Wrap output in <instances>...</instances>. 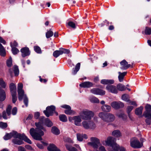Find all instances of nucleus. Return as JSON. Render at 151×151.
Wrapping results in <instances>:
<instances>
[{"label":"nucleus","mask_w":151,"mask_h":151,"mask_svg":"<svg viewBox=\"0 0 151 151\" xmlns=\"http://www.w3.org/2000/svg\"><path fill=\"white\" fill-rule=\"evenodd\" d=\"M39 122L35 123L37 128L35 129L34 128H31L29 131V133L32 137L35 139L41 140L42 139V136L44 135L43 132L46 131V129L43 126V124H45L47 127H50L53 125L52 122L48 119H45L44 116H41L39 119Z\"/></svg>","instance_id":"f257e3e1"},{"label":"nucleus","mask_w":151,"mask_h":151,"mask_svg":"<svg viewBox=\"0 0 151 151\" xmlns=\"http://www.w3.org/2000/svg\"><path fill=\"white\" fill-rule=\"evenodd\" d=\"M23 85L22 83H19L18 85L17 89L18 99L21 101L23 99L24 103L26 107L28 106V99L26 95L24 93V91L22 90Z\"/></svg>","instance_id":"f03ea898"},{"label":"nucleus","mask_w":151,"mask_h":151,"mask_svg":"<svg viewBox=\"0 0 151 151\" xmlns=\"http://www.w3.org/2000/svg\"><path fill=\"white\" fill-rule=\"evenodd\" d=\"M21 138L14 137L12 140V142L15 144L21 145L24 143L22 140H24L29 144H32L31 141L24 134H21Z\"/></svg>","instance_id":"7ed1b4c3"},{"label":"nucleus","mask_w":151,"mask_h":151,"mask_svg":"<svg viewBox=\"0 0 151 151\" xmlns=\"http://www.w3.org/2000/svg\"><path fill=\"white\" fill-rule=\"evenodd\" d=\"M94 115V113L91 111L86 110L83 111L80 116L81 118L85 120H90Z\"/></svg>","instance_id":"20e7f679"},{"label":"nucleus","mask_w":151,"mask_h":151,"mask_svg":"<svg viewBox=\"0 0 151 151\" xmlns=\"http://www.w3.org/2000/svg\"><path fill=\"white\" fill-rule=\"evenodd\" d=\"M83 127L86 129H94L96 127V124L91 121H84L82 123Z\"/></svg>","instance_id":"39448f33"},{"label":"nucleus","mask_w":151,"mask_h":151,"mask_svg":"<svg viewBox=\"0 0 151 151\" xmlns=\"http://www.w3.org/2000/svg\"><path fill=\"white\" fill-rule=\"evenodd\" d=\"M91 142L88 143V145L94 148L97 149L98 147V145L100 144V140L96 137H91L90 138Z\"/></svg>","instance_id":"423d86ee"},{"label":"nucleus","mask_w":151,"mask_h":151,"mask_svg":"<svg viewBox=\"0 0 151 151\" xmlns=\"http://www.w3.org/2000/svg\"><path fill=\"white\" fill-rule=\"evenodd\" d=\"M130 145L133 148H140L143 145L142 143H140L138 139L136 138H132L130 140Z\"/></svg>","instance_id":"0eeeda50"},{"label":"nucleus","mask_w":151,"mask_h":151,"mask_svg":"<svg viewBox=\"0 0 151 151\" xmlns=\"http://www.w3.org/2000/svg\"><path fill=\"white\" fill-rule=\"evenodd\" d=\"M70 52V51L68 50L63 48H60L59 50H57L54 51L53 52V55L56 58L63 53L68 54Z\"/></svg>","instance_id":"6e6552de"},{"label":"nucleus","mask_w":151,"mask_h":151,"mask_svg":"<svg viewBox=\"0 0 151 151\" xmlns=\"http://www.w3.org/2000/svg\"><path fill=\"white\" fill-rule=\"evenodd\" d=\"M12 137L16 138H21V134H18L16 132H12L9 134H6L4 137L5 140H7L11 139Z\"/></svg>","instance_id":"1a4fd4ad"},{"label":"nucleus","mask_w":151,"mask_h":151,"mask_svg":"<svg viewBox=\"0 0 151 151\" xmlns=\"http://www.w3.org/2000/svg\"><path fill=\"white\" fill-rule=\"evenodd\" d=\"M55 107L54 106H47L46 108V110L44 111L43 112L47 117L50 115H52V114L55 111Z\"/></svg>","instance_id":"9d476101"},{"label":"nucleus","mask_w":151,"mask_h":151,"mask_svg":"<svg viewBox=\"0 0 151 151\" xmlns=\"http://www.w3.org/2000/svg\"><path fill=\"white\" fill-rule=\"evenodd\" d=\"M114 138L112 137H109L105 141H103L102 143L103 145H105L104 142H105L106 145L110 146L111 147L113 145L116 144L114 141Z\"/></svg>","instance_id":"9b49d317"},{"label":"nucleus","mask_w":151,"mask_h":151,"mask_svg":"<svg viewBox=\"0 0 151 151\" xmlns=\"http://www.w3.org/2000/svg\"><path fill=\"white\" fill-rule=\"evenodd\" d=\"M145 111L143 113V115L145 117H150L151 118V106L147 104L145 107Z\"/></svg>","instance_id":"f8f14e48"},{"label":"nucleus","mask_w":151,"mask_h":151,"mask_svg":"<svg viewBox=\"0 0 151 151\" xmlns=\"http://www.w3.org/2000/svg\"><path fill=\"white\" fill-rule=\"evenodd\" d=\"M111 105L115 109H118L124 106L123 103L120 101H114L111 104Z\"/></svg>","instance_id":"ddd939ff"},{"label":"nucleus","mask_w":151,"mask_h":151,"mask_svg":"<svg viewBox=\"0 0 151 151\" xmlns=\"http://www.w3.org/2000/svg\"><path fill=\"white\" fill-rule=\"evenodd\" d=\"M61 107L66 109L65 111V113L66 114L70 115L74 114L75 113V112L74 111L71 109V108L70 106L68 105L64 104L61 106Z\"/></svg>","instance_id":"4468645a"},{"label":"nucleus","mask_w":151,"mask_h":151,"mask_svg":"<svg viewBox=\"0 0 151 151\" xmlns=\"http://www.w3.org/2000/svg\"><path fill=\"white\" fill-rule=\"evenodd\" d=\"M120 64L121 65L120 68L122 70L127 69L130 66L132 67L130 64H128V62L125 60H124L121 61L120 62Z\"/></svg>","instance_id":"2eb2a0df"},{"label":"nucleus","mask_w":151,"mask_h":151,"mask_svg":"<svg viewBox=\"0 0 151 151\" xmlns=\"http://www.w3.org/2000/svg\"><path fill=\"white\" fill-rule=\"evenodd\" d=\"M91 93L96 95H104L105 94V91L100 89L93 88L91 90Z\"/></svg>","instance_id":"dca6fc26"},{"label":"nucleus","mask_w":151,"mask_h":151,"mask_svg":"<svg viewBox=\"0 0 151 151\" xmlns=\"http://www.w3.org/2000/svg\"><path fill=\"white\" fill-rule=\"evenodd\" d=\"M106 89L112 93L116 94L118 91L116 86L112 85H108L106 87Z\"/></svg>","instance_id":"f3484780"},{"label":"nucleus","mask_w":151,"mask_h":151,"mask_svg":"<svg viewBox=\"0 0 151 151\" xmlns=\"http://www.w3.org/2000/svg\"><path fill=\"white\" fill-rule=\"evenodd\" d=\"M21 52L22 53V56L23 57L29 55L30 54L29 49L27 47H24L21 50Z\"/></svg>","instance_id":"a211bd4d"},{"label":"nucleus","mask_w":151,"mask_h":151,"mask_svg":"<svg viewBox=\"0 0 151 151\" xmlns=\"http://www.w3.org/2000/svg\"><path fill=\"white\" fill-rule=\"evenodd\" d=\"M115 119L114 116L110 113H107L106 122H111L113 121Z\"/></svg>","instance_id":"6ab92c4d"},{"label":"nucleus","mask_w":151,"mask_h":151,"mask_svg":"<svg viewBox=\"0 0 151 151\" xmlns=\"http://www.w3.org/2000/svg\"><path fill=\"white\" fill-rule=\"evenodd\" d=\"M93 85L92 83L89 81L85 82L80 84V86L83 88H90Z\"/></svg>","instance_id":"aec40b11"},{"label":"nucleus","mask_w":151,"mask_h":151,"mask_svg":"<svg viewBox=\"0 0 151 151\" xmlns=\"http://www.w3.org/2000/svg\"><path fill=\"white\" fill-rule=\"evenodd\" d=\"M81 117L78 116H74V122L75 125L77 126H80L81 125Z\"/></svg>","instance_id":"412c9836"},{"label":"nucleus","mask_w":151,"mask_h":151,"mask_svg":"<svg viewBox=\"0 0 151 151\" xmlns=\"http://www.w3.org/2000/svg\"><path fill=\"white\" fill-rule=\"evenodd\" d=\"M49 151H61L56 146L53 144H50L47 147Z\"/></svg>","instance_id":"4be33fe9"},{"label":"nucleus","mask_w":151,"mask_h":151,"mask_svg":"<svg viewBox=\"0 0 151 151\" xmlns=\"http://www.w3.org/2000/svg\"><path fill=\"white\" fill-rule=\"evenodd\" d=\"M77 138L78 141H83V138L87 139V135L85 134L78 133L77 134Z\"/></svg>","instance_id":"5701e85b"},{"label":"nucleus","mask_w":151,"mask_h":151,"mask_svg":"<svg viewBox=\"0 0 151 151\" xmlns=\"http://www.w3.org/2000/svg\"><path fill=\"white\" fill-rule=\"evenodd\" d=\"M101 109L102 111H103L109 112L111 111V108L109 105L107 104H104L101 106Z\"/></svg>","instance_id":"b1692460"},{"label":"nucleus","mask_w":151,"mask_h":151,"mask_svg":"<svg viewBox=\"0 0 151 151\" xmlns=\"http://www.w3.org/2000/svg\"><path fill=\"white\" fill-rule=\"evenodd\" d=\"M119 74L118 78L119 81L120 82H122L123 81L124 78L127 73V72L121 73L120 72H118Z\"/></svg>","instance_id":"393cba45"},{"label":"nucleus","mask_w":151,"mask_h":151,"mask_svg":"<svg viewBox=\"0 0 151 151\" xmlns=\"http://www.w3.org/2000/svg\"><path fill=\"white\" fill-rule=\"evenodd\" d=\"M6 97V93L1 88H0V101H3L4 100Z\"/></svg>","instance_id":"a878e982"},{"label":"nucleus","mask_w":151,"mask_h":151,"mask_svg":"<svg viewBox=\"0 0 151 151\" xmlns=\"http://www.w3.org/2000/svg\"><path fill=\"white\" fill-rule=\"evenodd\" d=\"M101 82L103 84H112L114 83V81L112 79H103L101 80Z\"/></svg>","instance_id":"bb28decb"},{"label":"nucleus","mask_w":151,"mask_h":151,"mask_svg":"<svg viewBox=\"0 0 151 151\" xmlns=\"http://www.w3.org/2000/svg\"><path fill=\"white\" fill-rule=\"evenodd\" d=\"M9 88L11 93H16V86L14 83H11Z\"/></svg>","instance_id":"cd10ccee"},{"label":"nucleus","mask_w":151,"mask_h":151,"mask_svg":"<svg viewBox=\"0 0 151 151\" xmlns=\"http://www.w3.org/2000/svg\"><path fill=\"white\" fill-rule=\"evenodd\" d=\"M107 113L101 112L99 113V116L104 121L106 122Z\"/></svg>","instance_id":"c85d7f7f"},{"label":"nucleus","mask_w":151,"mask_h":151,"mask_svg":"<svg viewBox=\"0 0 151 151\" xmlns=\"http://www.w3.org/2000/svg\"><path fill=\"white\" fill-rule=\"evenodd\" d=\"M143 109L142 106L137 108L135 110V114L137 115H141L142 114Z\"/></svg>","instance_id":"c756f323"},{"label":"nucleus","mask_w":151,"mask_h":151,"mask_svg":"<svg viewBox=\"0 0 151 151\" xmlns=\"http://www.w3.org/2000/svg\"><path fill=\"white\" fill-rule=\"evenodd\" d=\"M117 90H118L121 91H124L127 88L124 85L120 83L119 84L117 85Z\"/></svg>","instance_id":"7c9ffc66"},{"label":"nucleus","mask_w":151,"mask_h":151,"mask_svg":"<svg viewBox=\"0 0 151 151\" xmlns=\"http://www.w3.org/2000/svg\"><path fill=\"white\" fill-rule=\"evenodd\" d=\"M65 146L67 149L69 151H77V150L75 147H72V146L69 145L68 144L65 145Z\"/></svg>","instance_id":"2f4dec72"},{"label":"nucleus","mask_w":151,"mask_h":151,"mask_svg":"<svg viewBox=\"0 0 151 151\" xmlns=\"http://www.w3.org/2000/svg\"><path fill=\"white\" fill-rule=\"evenodd\" d=\"M6 53L2 45L0 44V55L2 56H4Z\"/></svg>","instance_id":"473e14b6"},{"label":"nucleus","mask_w":151,"mask_h":151,"mask_svg":"<svg viewBox=\"0 0 151 151\" xmlns=\"http://www.w3.org/2000/svg\"><path fill=\"white\" fill-rule=\"evenodd\" d=\"M111 148L109 150V151H118L119 149V145L117 144L113 145L111 146Z\"/></svg>","instance_id":"72a5a7b5"},{"label":"nucleus","mask_w":151,"mask_h":151,"mask_svg":"<svg viewBox=\"0 0 151 151\" xmlns=\"http://www.w3.org/2000/svg\"><path fill=\"white\" fill-rule=\"evenodd\" d=\"M51 132L52 133L55 135H58L60 133L59 129L55 127H53L52 128Z\"/></svg>","instance_id":"f704fd0d"},{"label":"nucleus","mask_w":151,"mask_h":151,"mask_svg":"<svg viewBox=\"0 0 151 151\" xmlns=\"http://www.w3.org/2000/svg\"><path fill=\"white\" fill-rule=\"evenodd\" d=\"M80 63H78L76 65L74 70L73 72V74L74 75L76 74L77 72L79 70L80 67Z\"/></svg>","instance_id":"c9c22d12"},{"label":"nucleus","mask_w":151,"mask_h":151,"mask_svg":"<svg viewBox=\"0 0 151 151\" xmlns=\"http://www.w3.org/2000/svg\"><path fill=\"white\" fill-rule=\"evenodd\" d=\"M90 101L92 103H98L99 102V100L98 98L95 97H92L90 98Z\"/></svg>","instance_id":"e433bc0d"},{"label":"nucleus","mask_w":151,"mask_h":151,"mask_svg":"<svg viewBox=\"0 0 151 151\" xmlns=\"http://www.w3.org/2000/svg\"><path fill=\"white\" fill-rule=\"evenodd\" d=\"M112 135L114 136L118 137L121 136V133L120 131L118 130H115L112 132Z\"/></svg>","instance_id":"4c0bfd02"},{"label":"nucleus","mask_w":151,"mask_h":151,"mask_svg":"<svg viewBox=\"0 0 151 151\" xmlns=\"http://www.w3.org/2000/svg\"><path fill=\"white\" fill-rule=\"evenodd\" d=\"M59 118L60 120L63 122H66L67 121V119L66 116L64 114L60 115Z\"/></svg>","instance_id":"58836bf2"},{"label":"nucleus","mask_w":151,"mask_h":151,"mask_svg":"<svg viewBox=\"0 0 151 151\" xmlns=\"http://www.w3.org/2000/svg\"><path fill=\"white\" fill-rule=\"evenodd\" d=\"M12 107L11 105H9L6 109V112L8 116H10L11 115Z\"/></svg>","instance_id":"ea45409f"},{"label":"nucleus","mask_w":151,"mask_h":151,"mask_svg":"<svg viewBox=\"0 0 151 151\" xmlns=\"http://www.w3.org/2000/svg\"><path fill=\"white\" fill-rule=\"evenodd\" d=\"M14 71L15 76H17L19 74V70L17 66L15 65L14 66Z\"/></svg>","instance_id":"a19ab883"},{"label":"nucleus","mask_w":151,"mask_h":151,"mask_svg":"<svg viewBox=\"0 0 151 151\" xmlns=\"http://www.w3.org/2000/svg\"><path fill=\"white\" fill-rule=\"evenodd\" d=\"M129 95L127 94H124L122 95V99L123 100L127 102L129 101Z\"/></svg>","instance_id":"79ce46f5"},{"label":"nucleus","mask_w":151,"mask_h":151,"mask_svg":"<svg viewBox=\"0 0 151 151\" xmlns=\"http://www.w3.org/2000/svg\"><path fill=\"white\" fill-rule=\"evenodd\" d=\"M12 96V101L13 103H15L17 100V97L16 96V93H11Z\"/></svg>","instance_id":"37998d69"},{"label":"nucleus","mask_w":151,"mask_h":151,"mask_svg":"<svg viewBox=\"0 0 151 151\" xmlns=\"http://www.w3.org/2000/svg\"><path fill=\"white\" fill-rule=\"evenodd\" d=\"M7 126V124L6 123L4 122H0V128L4 129L6 128Z\"/></svg>","instance_id":"c03bdc74"},{"label":"nucleus","mask_w":151,"mask_h":151,"mask_svg":"<svg viewBox=\"0 0 151 151\" xmlns=\"http://www.w3.org/2000/svg\"><path fill=\"white\" fill-rule=\"evenodd\" d=\"M145 32L146 35H151V28L148 27H146L145 31Z\"/></svg>","instance_id":"a18cd8bd"},{"label":"nucleus","mask_w":151,"mask_h":151,"mask_svg":"<svg viewBox=\"0 0 151 151\" xmlns=\"http://www.w3.org/2000/svg\"><path fill=\"white\" fill-rule=\"evenodd\" d=\"M53 32L51 31H48L46 33V37L47 38H48L52 37L53 35Z\"/></svg>","instance_id":"49530a36"},{"label":"nucleus","mask_w":151,"mask_h":151,"mask_svg":"<svg viewBox=\"0 0 151 151\" xmlns=\"http://www.w3.org/2000/svg\"><path fill=\"white\" fill-rule=\"evenodd\" d=\"M35 51L38 53H41V50L40 47L37 46H35L34 47Z\"/></svg>","instance_id":"de8ad7c7"},{"label":"nucleus","mask_w":151,"mask_h":151,"mask_svg":"<svg viewBox=\"0 0 151 151\" xmlns=\"http://www.w3.org/2000/svg\"><path fill=\"white\" fill-rule=\"evenodd\" d=\"M6 65L9 67H10L12 66V60L11 58L10 57L9 59L7 60Z\"/></svg>","instance_id":"09e8293b"},{"label":"nucleus","mask_w":151,"mask_h":151,"mask_svg":"<svg viewBox=\"0 0 151 151\" xmlns=\"http://www.w3.org/2000/svg\"><path fill=\"white\" fill-rule=\"evenodd\" d=\"M133 108V107L132 106H128L127 107V112L128 114V116L129 117L131 118L130 115V113L132 110Z\"/></svg>","instance_id":"8fccbe9b"},{"label":"nucleus","mask_w":151,"mask_h":151,"mask_svg":"<svg viewBox=\"0 0 151 151\" xmlns=\"http://www.w3.org/2000/svg\"><path fill=\"white\" fill-rule=\"evenodd\" d=\"M12 53L14 55H16L19 52V50L15 47H12Z\"/></svg>","instance_id":"3c124183"},{"label":"nucleus","mask_w":151,"mask_h":151,"mask_svg":"<svg viewBox=\"0 0 151 151\" xmlns=\"http://www.w3.org/2000/svg\"><path fill=\"white\" fill-rule=\"evenodd\" d=\"M0 86L3 88H5L6 86L5 83L2 79H0Z\"/></svg>","instance_id":"603ef678"},{"label":"nucleus","mask_w":151,"mask_h":151,"mask_svg":"<svg viewBox=\"0 0 151 151\" xmlns=\"http://www.w3.org/2000/svg\"><path fill=\"white\" fill-rule=\"evenodd\" d=\"M68 25L69 26H70L73 28L75 29L76 28V26L75 24L72 22H68Z\"/></svg>","instance_id":"864d4df0"},{"label":"nucleus","mask_w":151,"mask_h":151,"mask_svg":"<svg viewBox=\"0 0 151 151\" xmlns=\"http://www.w3.org/2000/svg\"><path fill=\"white\" fill-rule=\"evenodd\" d=\"M117 116L119 118H121L123 119H125L126 116L123 113H120L117 114Z\"/></svg>","instance_id":"5fc2aeb1"},{"label":"nucleus","mask_w":151,"mask_h":151,"mask_svg":"<svg viewBox=\"0 0 151 151\" xmlns=\"http://www.w3.org/2000/svg\"><path fill=\"white\" fill-rule=\"evenodd\" d=\"M17 108L16 107L13 108L12 110V114L13 115H15L17 114Z\"/></svg>","instance_id":"6e6d98bb"},{"label":"nucleus","mask_w":151,"mask_h":151,"mask_svg":"<svg viewBox=\"0 0 151 151\" xmlns=\"http://www.w3.org/2000/svg\"><path fill=\"white\" fill-rule=\"evenodd\" d=\"M127 102H128V104L134 105L135 106H137V105L136 103V102L134 101H131L129 99V101Z\"/></svg>","instance_id":"4d7b16f0"},{"label":"nucleus","mask_w":151,"mask_h":151,"mask_svg":"<svg viewBox=\"0 0 151 151\" xmlns=\"http://www.w3.org/2000/svg\"><path fill=\"white\" fill-rule=\"evenodd\" d=\"M11 47H14L18 46V44L15 41H14L13 42L10 43Z\"/></svg>","instance_id":"13d9d810"},{"label":"nucleus","mask_w":151,"mask_h":151,"mask_svg":"<svg viewBox=\"0 0 151 151\" xmlns=\"http://www.w3.org/2000/svg\"><path fill=\"white\" fill-rule=\"evenodd\" d=\"M7 113L5 111H4L2 112V116L4 119H7Z\"/></svg>","instance_id":"bf43d9fd"},{"label":"nucleus","mask_w":151,"mask_h":151,"mask_svg":"<svg viewBox=\"0 0 151 151\" xmlns=\"http://www.w3.org/2000/svg\"><path fill=\"white\" fill-rule=\"evenodd\" d=\"M147 118L145 120L147 124L150 125L151 123V118L150 117Z\"/></svg>","instance_id":"052dcab7"},{"label":"nucleus","mask_w":151,"mask_h":151,"mask_svg":"<svg viewBox=\"0 0 151 151\" xmlns=\"http://www.w3.org/2000/svg\"><path fill=\"white\" fill-rule=\"evenodd\" d=\"M99 150L100 151H106L104 147L102 145L99 147Z\"/></svg>","instance_id":"680f3d73"},{"label":"nucleus","mask_w":151,"mask_h":151,"mask_svg":"<svg viewBox=\"0 0 151 151\" xmlns=\"http://www.w3.org/2000/svg\"><path fill=\"white\" fill-rule=\"evenodd\" d=\"M40 116V113L38 112H37L35 113L34 115V117L36 119H37Z\"/></svg>","instance_id":"e2e57ef3"},{"label":"nucleus","mask_w":151,"mask_h":151,"mask_svg":"<svg viewBox=\"0 0 151 151\" xmlns=\"http://www.w3.org/2000/svg\"><path fill=\"white\" fill-rule=\"evenodd\" d=\"M19 151H26L25 149L22 146H19L18 148Z\"/></svg>","instance_id":"0e129e2a"},{"label":"nucleus","mask_w":151,"mask_h":151,"mask_svg":"<svg viewBox=\"0 0 151 151\" xmlns=\"http://www.w3.org/2000/svg\"><path fill=\"white\" fill-rule=\"evenodd\" d=\"M40 80L41 82H43L44 83H46L47 81V80L46 79H43L41 78V76L39 77Z\"/></svg>","instance_id":"69168bd1"},{"label":"nucleus","mask_w":151,"mask_h":151,"mask_svg":"<svg viewBox=\"0 0 151 151\" xmlns=\"http://www.w3.org/2000/svg\"><path fill=\"white\" fill-rule=\"evenodd\" d=\"M119 151H126V149L123 147H119Z\"/></svg>","instance_id":"338daca9"},{"label":"nucleus","mask_w":151,"mask_h":151,"mask_svg":"<svg viewBox=\"0 0 151 151\" xmlns=\"http://www.w3.org/2000/svg\"><path fill=\"white\" fill-rule=\"evenodd\" d=\"M0 42L2 43L3 44H5L6 41L1 37H0Z\"/></svg>","instance_id":"774afa93"}]
</instances>
